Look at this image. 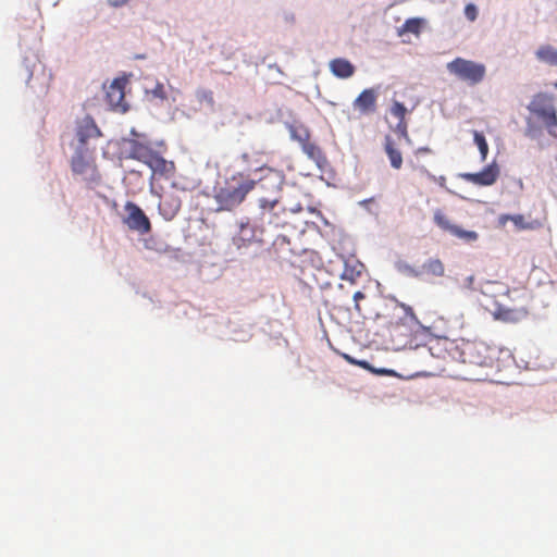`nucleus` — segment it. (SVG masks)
Instances as JSON below:
<instances>
[{
  "mask_svg": "<svg viewBox=\"0 0 557 557\" xmlns=\"http://www.w3.org/2000/svg\"><path fill=\"white\" fill-rule=\"evenodd\" d=\"M478 14H479V11H478V8L475 4L473 3H468L466 7H465V16L467 17V20H469L470 22H474L476 18H478Z\"/></svg>",
  "mask_w": 557,
  "mask_h": 557,
  "instance_id": "nucleus-36",
  "label": "nucleus"
},
{
  "mask_svg": "<svg viewBox=\"0 0 557 557\" xmlns=\"http://www.w3.org/2000/svg\"><path fill=\"white\" fill-rule=\"evenodd\" d=\"M131 0H107L110 7L112 8H121L127 4Z\"/></svg>",
  "mask_w": 557,
  "mask_h": 557,
  "instance_id": "nucleus-39",
  "label": "nucleus"
},
{
  "mask_svg": "<svg viewBox=\"0 0 557 557\" xmlns=\"http://www.w3.org/2000/svg\"><path fill=\"white\" fill-rule=\"evenodd\" d=\"M391 113L399 119V121H403L405 120V115L407 113V108L405 107L404 103L399 102V101H394L392 108H391Z\"/></svg>",
  "mask_w": 557,
  "mask_h": 557,
  "instance_id": "nucleus-34",
  "label": "nucleus"
},
{
  "mask_svg": "<svg viewBox=\"0 0 557 557\" xmlns=\"http://www.w3.org/2000/svg\"><path fill=\"white\" fill-rule=\"evenodd\" d=\"M23 66L27 73V79L26 83L29 84V81L32 79L36 67L38 66V59L35 54H32L30 57H25L23 60Z\"/></svg>",
  "mask_w": 557,
  "mask_h": 557,
  "instance_id": "nucleus-31",
  "label": "nucleus"
},
{
  "mask_svg": "<svg viewBox=\"0 0 557 557\" xmlns=\"http://www.w3.org/2000/svg\"><path fill=\"white\" fill-rule=\"evenodd\" d=\"M312 212L317 213V215H319L321 219H323L322 215H321V212L315 211V210H312Z\"/></svg>",
  "mask_w": 557,
  "mask_h": 557,
  "instance_id": "nucleus-52",
  "label": "nucleus"
},
{
  "mask_svg": "<svg viewBox=\"0 0 557 557\" xmlns=\"http://www.w3.org/2000/svg\"><path fill=\"white\" fill-rule=\"evenodd\" d=\"M384 148L386 154L388 156L391 165L394 169H400L403 165V156L401 152L397 148H395L391 136L385 137Z\"/></svg>",
  "mask_w": 557,
  "mask_h": 557,
  "instance_id": "nucleus-17",
  "label": "nucleus"
},
{
  "mask_svg": "<svg viewBox=\"0 0 557 557\" xmlns=\"http://www.w3.org/2000/svg\"><path fill=\"white\" fill-rule=\"evenodd\" d=\"M287 128L289 132L290 139L299 143L300 145H302L305 141L309 140V138H310L309 129L301 124L300 125L288 124Z\"/></svg>",
  "mask_w": 557,
  "mask_h": 557,
  "instance_id": "nucleus-23",
  "label": "nucleus"
},
{
  "mask_svg": "<svg viewBox=\"0 0 557 557\" xmlns=\"http://www.w3.org/2000/svg\"><path fill=\"white\" fill-rule=\"evenodd\" d=\"M473 281H474V277H473L472 275H470V276H468V277L466 278L467 286H468L469 288H472Z\"/></svg>",
  "mask_w": 557,
  "mask_h": 557,
  "instance_id": "nucleus-46",
  "label": "nucleus"
},
{
  "mask_svg": "<svg viewBox=\"0 0 557 557\" xmlns=\"http://www.w3.org/2000/svg\"><path fill=\"white\" fill-rule=\"evenodd\" d=\"M371 201H372V199H363V200H361V201L359 202V205H360L361 207H367V206H368V203H370Z\"/></svg>",
  "mask_w": 557,
  "mask_h": 557,
  "instance_id": "nucleus-48",
  "label": "nucleus"
},
{
  "mask_svg": "<svg viewBox=\"0 0 557 557\" xmlns=\"http://www.w3.org/2000/svg\"><path fill=\"white\" fill-rule=\"evenodd\" d=\"M507 220H510L513 222V224L519 227V228H524L525 225H524V218L523 215L521 214H517V215H503L500 218V222L502 223H505V221Z\"/></svg>",
  "mask_w": 557,
  "mask_h": 557,
  "instance_id": "nucleus-35",
  "label": "nucleus"
},
{
  "mask_svg": "<svg viewBox=\"0 0 557 557\" xmlns=\"http://www.w3.org/2000/svg\"><path fill=\"white\" fill-rule=\"evenodd\" d=\"M253 238V230L249 221H242L239 223V233L233 238L234 244L239 248L243 244L250 242Z\"/></svg>",
  "mask_w": 557,
  "mask_h": 557,
  "instance_id": "nucleus-20",
  "label": "nucleus"
},
{
  "mask_svg": "<svg viewBox=\"0 0 557 557\" xmlns=\"http://www.w3.org/2000/svg\"><path fill=\"white\" fill-rule=\"evenodd\" d=\"M425 24V20L422 17H410L398 28V35L403 36L407 33L413 35H420L422 26Z\"/></svg>",
  "mask_w": 557,
  "mask_h": 557,
  "instance_id": "nucleus-18",
  "label": "nucleus"
},
{
  "mask_svg": "<svg viewBox=\"0 0 557 557\" xmlns=\"http://www.w3.org/2000/svg\"><path fill=\"white\" fill-rule=\"evenodd\" d=\"M299 210H300V206L295 207V209H293L292 211H293V212H298Z\"/></svg>",
  "mask_w": 557,
  "mask_h": 557,
  "instance_id": "nucleus-51",
  "label": "nucleus"
},
{
  "mask_svg": "<svg viewBox=\"0 0 557 557\" xmlns=\"http://www.w3.org/2000/svg\"><path fill=\"white\" fill-rule=\"evenodd\" d=\"M493 285V283L491 282H487L484 284V286H482L481 290L483 294H486L488 292V288Z\"/></svg>",
  "mask_w": 557,
  "mask_h": 557,
  "instance_id": "nucleus-44",
  "label": "nucleus"
},
{
  "mask_svg": "<svg viewBox=\"0 0 557 557\" xmlns=\"http://www.w3.org/2000/svg\"><path fill=\"white\" fill-rule=\"evenodd\" d=\"M525 314H527V312L523 310L517 311V310H511V309L499 307L495 311L494 317H495V319H498V320H502L505 322H516L520 318L524 317Z\"/></svg>",
  "mask_w": 557,
  "mask_h": 557,
  "instance_id": "nucleus-22",
  "label": "nucleus"
},
{
  "mask_svg": "<svg viewBox=\"0 0 557 557\" xmlns=\"http://www.w3.org/2000/svg\"><path fill=\"white\" fill-rule=\"evenodd\" d=\"M420 278L424 275H432L441 277L445 273V267L443 262L437 258H429L421 267H419Z\"/></svg>",
  "mask_w": 557,
  "mask_h": 557,
  "instance_id": "nucleus-14",
  "label": "nucleus"
},
{
  "mask_svg": "<svg viewBox=\"0 0 557 557\" xmlns=\"http://www.w3.org/2000/svg\"><path fill=\"white\" fill-rule=\"evenodd\" d=\"M444 182H445V177H444V176H440V178H438V183H440L441 185H443V184H444Z\"/></svg>",
  "mask_w": 557,
  "mask_h": 557,
  "instance_id": "nucleus-50",
  "label": "nucleus"
},
{
  "mask_svg": "<svg viewBox=\"0 0 557 557\" xmlns=\"http://www.w3.org/2000/svg\"><path fill=\"white\" fill-rule=\"evenodd\" d=\"M278 203L277 198H265L261 197L258 199V207L261 211V215L263 216L265 213H271Z\"/></svg>",
  "mask_w": 557,
  "mask_h": 557,
  "instance_id": "nucleus-30",
  "label": "nucleus"
},
{
  "mask_svg": "<svg viewBox=\"0 0 557 557\" xmlns=\"http://www.w3.org/2000/svg\"><path fill=\"white\" fill-rule=\"evenodd\" d=\"M110 89L111 90L108 92L110 103L113 107H119L120 101L124 98L123 91L119 86H115V82L112 83Z\"/></svg>",
  "mask_w": 557,
  "mask_h": 557,
  "instance_id": "nucleus-33",
  "label": "nucleus"
},
{
  "mask_svg": "<svg viewBox=\"0 0 557 557\" xmlns=\"http://www.w3.org/2000/svg\"><path fill=\"white\" fill-rule=\"evenodd\" d=\"M409 350L414 351L417 357L423 363H429L433 358L437 357V355L433 351V348L429 346L426 342H418V334H416L414 338L410 341Z\"/></svg>",
  "mask_w": 557,
  "mask_h": 557,
  "instance_id": "nucleus-13",
  "label": "nucleus"
},
{
  "mask_svg": "<svg viewBox=\"0 0 557 557\" xmlns=\"http://www.w3.org/2000/svg\"><path fill=\"white\" fill-rule=\"evenodd\" d=\"M372 372H374L376 374H384V375H397V373L394 370L386 369V368H380V369L373 368Z\"/></svg>",
  "mask_w": 557,
  "mask_h": 557,
  "instance_id": "nucleus-38",
  "label": "nucleus"
},
{
  "mask_svg": "<svg viewBox=\"0 0 557 557\" xmlns=\"http://www.w3.org/2000/svg\"><path fill=\"white\" fill-rule=\"evenodd\" d=\"M151 149L136 139H124L123 153L126 158L141 161L144 164L151 153Z\"/></svg>",
  "mask_w": 557,
  "mask_h": 557,
  "instance_id": "nucleus-8",
  "label": "nucleus"
},
{
  "mask_svg": "<svg viewBox=\"0 0 557 557\" xmlns=\"http://www.w3.org/2000/svg\"><path fill=\"white\" fill-rule=\"evenodd\" d=\"M528 110L543 120L548 133L557 135V114L554 106L547 102L543 94L533 97Z\"/></svg>",
  "mask_w": 557,
  "mask_h": 557,
  "instance_id": "nucleus-3",
  "label": "nucleus"
},
{
  "mask_svg": "<svg viewBox=\"0 0 557 557\" xmlns=\"http://www.w3.org/2000/svg\"><path fill=\"white\" fill-rule=\"evenodd\" d=\"M268 173L262 177L261 186L270 187L275 191H278L284 183V175L280 171H274L272 169L267 170Z\"/></svg>",
  "mask_w": 557,
  "mask_h": 557,
  "instance_id": "nucleus-16",
  "label": "nucleus"
},
{
  "mask_svg": "<svg viewBox=\"0 0 557 557\" xmlns=\"http://www.w3.org/2000/svg\"><path fill=\"white\" fill-rule=\"evenodd\" d=\"M148 100L159 99L161 101L168 100V92L163 83L156 81L152 88L145 89Z\"/></svg>",
  "mask_w": 557,
  "mask_h": 557,
  "instance_id": "nucleus-25",
  "label": "nucleus"
},
{
  "mask_svg": "<svg viewBox=\"0 0 557 557\" xmlns=\"http://www.w3.org/2000/svg\"><path fill=\"white\" fill-rule=\"evenodd\" d=\"M131 133H132V135L137 136V133L134 128L131 131Z\"/></svg>",
  "mask_w": 557,
  "mask_h": 557,
  "instance_id": "nucleus-53",
  "label": "nucleus"
},
{
  "mask_svg": "<svg viewBox=\"0 0 557 557\" xmlns=\"http://www.w3.org/2000/svg\"><path fill=\"white\" fill-rule=\"evenodd\" d=\"M434 223L442 228L443 231H446L450 234H453L454 230L456 228V224H453L448 218L440 210H435L434 216H433Z\"/></svg>",
  "mask_w": 557,
  "mask_h": 557,
  "instance_id": "nucleus-27",
  "label": "nucleus"
},
{
  "mask_svg": "<svg viewBox=\"0 0 557 557\" xmlns=\"http://www.w3.org/2000/svg\"><path fill=\"white\" fill-rule=\"evenodd\" d=\"M196 99L200 104H206V107L211 111L214 112V98L213 92L209 89L199 88L196 91Z\"/></svg>",
  "mask_w": 557,
  "mask_h": 557,
  "instance_id": "nucleus-26",
  "label": "nucleus"
},
{
  "mask_svg": "<svg viewBox=\"0 0 557 557\" xmlns=\"http://www.w3.org/2000/svg\"><path fill=\"white\" fill-rule=\"evenodd\" d=\"M301 146L302 152L312 161L317 163L319 168H321L322 162H325V158L322 154L321 149L312 144L309 140L305 141Z\"/></svg>",
  "mask_w": 557,
  "mask_h": 557,
  "instance_id": "nucleus-19",
  "label": "nucleus"
},
{
  "mask_svg": "<svg viewBox=\"0 0 557 557\" xmlns=\"http://www.w3.org/2000/svg\"><path fill=\"white\" fill-rule=\"evenodd\" d=\"M376 92L374 89H363L354 101L355 109L362 114L373 112L375 110Z\"/></svg>",
  "mask_w": 557,
  "mask_h": 557,
  "instance_id": "nucleus-10",
  "label": "nucleus"
},
{
  "mask_svg": "<svg viewBox=\"0 0 557 557\" xmlns=\"http://www.w3.org/2000/svg\"><path fill=\"white\" fill-rule=\"evenodd\" d=\"M535 58L539 62L549 66H557V49L552 45H543L535 51Z\"/></svg>",
  "mask_w": 557,
  "mask_h": 557,
  "instance_id": "nucleus-15",
  "label": "nucleus"
},
{
  "mask_svg": "<svg viewBox=\"0 0 557 557\" xmlns=\"http://www.w3.org/2000/svg\"><path fill=\"white\" fill-rule=\"evenodd\" d=\"M181 205V199L177 196L169 195L159 203V212L164 220L171 221L178 213Z\"/></svg>",
  "mask_w": 557,
  "mask_h": 557,
  "instance_id": "nucleus-11",
  "label": "nucleus"
},
{
  "mask_svg": "<svg viewBox=\"0 0 557 557\" xmlns=\"http://www.w3.org/2000/svg\"><path fill=\"white\" fill-rule=\"evenodd\" d=\"M331 73L342 79L349 78L355 73V65L347 59L337 58L330 62Z\"/></svg>",
  "mask_w": 557,
  "mask_h": 557,
  "instance_id": "nucleus-12",
  "label": "nucleus"
},
{
  "mask_svg": "<svg viewBox=\"0 0 557 557\" xmlns=\"http://www.w3.org/2000/svg\"><path fill=\"white\" fill-rule=\"evenodd\" d=\"M447 71L458 78L475 85L483 81L486 69L482 63L456 58L451 62L447 63Z\"/></svg>",
  "mask_w": 557,
  "mask_h": 557,
  "instance_id": "nucleus-2",
  "label": "nucleus"
},
{
  "mask_svg": "<svg viewBox=\"0 0 557 557\" xmlns=\"http://www.w3.org/2000/svg\"><path fill=\"white\" fill-rule=\"evenodd\" d=\"M145 58H146V55H145V54H136V55H135V59H139V60H143V59H145Z\"/></svg>",
  "mask_w": 557,
  "mask_h": 557,
  "instance_id": "nucleus-49",
  "label": "nucleus"
},
{
  "mask_svg": "<svg viewBox=\"0 0 557 557\" xmlns=\"http://www.w3.org/2000/svg\"><path fill=\"white\" fill-rule=\"evenodd\" d=\"M471 348L476 349L479 352H480L481 350H486V349H487V348L485 347V345H483V344L473 345Z\"/></svg>",
  "mask_w": 557,
  "mask_h": 557,
  "instance_id": "nucleus-45",
  "label": "nucleus"
},
{
  "mask_svg": "<svg viewBox=\"0 0 557 557\" xmlns=\"http://www.w3.org/2000/svg\"><path fill=\"white\" fill-rule=\"evenodd\" d=\"M101 136V132L96 125L94 119L89 115L84 116L77 121L76 124V138L77 145L88 147L89 140L96 139Z\"/></svg>",
  "mask_w": 557,
  "mask_h": 557,
  "instance_id": "nucleus-6",
  "label": "nucleus"
},
{
  "mask_svg": "<svg viewBox=\"0 0 557 557\" xmlns=\"http://www.w3.org/2000/svg\"><path fill=\"white\" fill-rule=\"evenodd\" d=\"M471 362L480 364V366H486L487 364V361H486L485 357H482V358L479 357L478 359L471 360Z\"/></svg>",
  "mask_w": 557,
  "mask_h": 557,
  "instance_id": "nucleus-42",
  "label": "nucleus"
},
{
  "mask_svg": "<svg viewBox=\"0 0 557 557\" xmlns=\"http://www.w3.org/2000/svg\"><path fill=\"white\" fill-rule=\"evenodd\" d=\"M395 270L406 277L420 278L419 267L409 264L406 260L397 259L394 262Z\"/></svg>",
  "mask_w": 557,
  "mask_h": 557,
  "instance_id": "nucleus-21",
  "label": "nucleus"
},
{
  "mask_svg": "<svg viewBox=\"0 0 557 557\" xmlns=\"http://www.w3.org/2000/svg\"><path fill=\"white\" fill-rule=\"evenodd\" d=\"M395 131L399 133L400 136L404 137L406 140H409V136L407 133V124L405 123V120L398 122Z\"/></svg>",
  "mask_w": 557,
  "mask_h": 557,
  "instance_id": "nucleus-37",
  "label": "nucleus"
},
{
  "mask_svg": "<svg viewBox=\"0 0 557 557\" xmlns=\"http://www.w3.org/2000/svg\"><path fill=\"white\" fill-rule=\"evenodd\" d=\"M124 209L126 214L123 216V223L131 231L140 235L148 234L151 231L150 220L138 205L127 201Z\"/></svg>",
  "mask_w": 557,
  "mask_h": 557,
  "instance_id": "nucleus-4",
  "label": "nucleus"
},
{
  "mask_svg": "<svg viewBox=\"0 0 557 557\" xmlns=\"http://www.w3.org/2000/svg\"><path fill=\"white\" fill-rule=\"evenodd\" d=\"M357 364L363 369H369L372 371L373 367L367 360H357Z\"/></svg>",
  "mask_w": 557,
  "mask_h": 557,
  "instance_id": "nucleus-41",
  "label": "nucleus"
},
{
  "mask_svg": "<svg viewBox=\"0 0 557 557\" xmlns=\"http://www.w3.org/2000/svg\"><path fill=\"white\" fill-rule=\"evenodd\" d=\"M239 160L243 162V163H247L248 160H249V154L244 152L239 156Z\"/></svg>",
  "mask_w": 557,
  "mask_h": 557,
  "instance_id": "nucleus-43",
  "label": "nucleus"
},
{
  "mask_svg": "<svg viewBox=\"0 0 557 557\" xmlns=\"http://www.w3.org/2000/svg\"><path fill=\"white\" fill-rule=\"evenodd\" d=\"M145 164L151 170V178H153L154 175H164L173 171L174 164L173 162L166 161L163 157H161L159 153L151 151L148 159L146 160Z\"/></svg>",
  "mask_w": 557,
  "mask_h": 557,
  "instance_id": "nucleus-9",
  "label": "nucleus"
},
{
  "mask_svg": "<svg viewBox=\"0 0 557 557\" xmlns=\"http://www.w3.org/2000/svg\"><path fill=\"white\" fill-rule=\"evenodd\" d=\"M344 358L351 364H357V360L349 355H344Z\"/></svg>",
  "mask_w": 557,
  "mask_h": 557,
  "instance_id": "nucleus-47",
  "label": "nucleus"
},
{
  "mask_svg": "<svg viewBox=\"0 0 557 557\" xmlns=\"http://www.w3.org/2000/svg\"><path fill=\"white\" fill-rule=\"evenodd\" d=\"M257 181L244 176L243 172L226 180L223 186L215 187L214 200L218 211H231L238 207L246 196L256 187Z\"/></svg>",
  "mask_w": 557,
  "mask_h": 557,
  "instance_id": "nucleus-1",
  "label": "nucleus"
},
{
  "mask_svg": "<svg viewBox=\"0 0 557 557\" xmlns=\"http://www.w3.org/2000/svg\"><path fill=\"white\" fill-rule=\"evenodd\" d=\"M399 306H400V308H403V309H404L405 314L410 319V321H411L412 323H414V324L418 326V329H419V330H421V331H422L421 336L423 337V339H425V338H430V339H432V336H431V334H430V332H429V331H430V329H429V327H426V326H424V325L419 321V319H418V317L416 315V313L413 312L412 308H411L409 305H406V304H403V302H401V304H399Z\"/></svg>",
  "mask_w": 557,
  "mask_h": 557,
  "instance_id": "nucleus-24",
  "label": "nucleus"
},
{
  "mask_svg": "<svg viewBox=\"0 0 557 557\" xmlns=\"http://www.w3.org/2000/svg\"><path fill=\"white\" fill-rule=\"evenodd\" d=\"M473 141L478 146V149L481 154V160L484 161L488 153V145L485 139V136L483 135V133L474 131L473 132Z\"/></svg>",
  "mask_w": 557,
  "mask_h": 557,
  "instance_id": "nucleus-28",
  "label": "nucleus"
},
{
  "mask_svg": "<svg viewBox=\"0 0 557 557\" xmlns=\"http://www.w3.org/2000/svg\"><path fill=\"white\" fill-rule=\"evenodd\" d=\"M524 135L532 140H540V138L543 136V128L534 123L531 119H528Z\"/></svg>",
  "mask_w": 557,
  "mask_h": 557,
  "instance_id": "nucleus-29",
  "label": "nucleus"
},
{
  "mask_svg": "<svg viewBox=\"0 0 557 557\" xmlns=\"http://www.w3.org/2000/svg\"><path fill=\"white\" fill-rule=\"evenodd\" d=\"M454 232L451 235L467 242V243H472V242H475L479 237L478 233L474 232V231H466L463 228H461L460 226H456V228H453Z\"/></svg>",
  "mask_w": 557,
  "mask_h": 557,
  "instance_id": "nucleus-32",
  "label": "nucleus"
},
{
  "mask_svg": "<svg viewBox=\"0 0 557 557\" xmlns=\"http://www.w3.org/2000/svg\"><path fill=\"white\" fill-rule=\"evenodd\" d=\"M555 88L557 89V82L554 84Z\"/></svg>",
  "mask_w": 557,
  "mask_h": 557,
  "instance_id": "nucleus-54",
  "label": "nucleus"
},
{
  "mask_svg": "<svg viewBox=\"0 0 557 557\" xmlns=\"http://www.w3.org/2000/svg\"><path fill=\"white\" fill-rule=\"evenodd\" d=\"M462 180L479 186H491L499 176V166L496 162L486 165L482 171L476 173H461Z\"/></svg>",
  "mask_w": 557,
  "mask_h": 557,
  "instance_id": "nucleus-5",
  "label": "nucleus"
},
{
  "mask_svg": "<svg viewBox=\"0 0 557 557\" xmlns=\"http://www.w3.org/2000/svg\"><path fill=\"white\" fill-rule=\"evenodd\" d=\"M72 171L78 175H87L92 171L89 147L77 145L71 161Z\"/></svg>",
  "mask_w": 557,
  "mask_h": 557,
  "instance_id": "nucleus-7",
  "label": "nucleus"
},
{
  "mask_svg": "<svg viewBox=\"0 0 557 557\" xmlns=\"http://www.w3.org/2000/svg\"><path fill=\"white\" fill-rule=\"evenodd\" d=\"M352 298H354V301H355V309L359 311V310H360V307H359L358 301H359L360 299H363V298H364V294H363L362 292L358 290V292H356V293L354 294V297H352Z\"/></svg>",
  "mask_w": 557,
  "mask_h": 557,
  "instance_id": "nucleus-40",
  "label": "nucleus"
}]
</instances>
